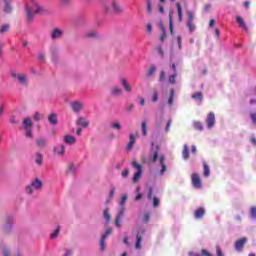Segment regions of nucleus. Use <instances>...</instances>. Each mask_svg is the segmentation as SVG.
I'll list each match as a JSON object with an SVG mask.
<instances>
[{"instance_id":"obj_61","label":"nucleus","mask_w":256,"mask_h":256,"mask_svg":"<svg viewBox=\"0 0 256 256\" xmlns=\"http://www.w3.org/2000/svg\"><path fill=\"white\" fill-rule=\"evenodd\" d=\"M216 253H217V256H224L223 251H221L219 247L216 248Z\"/></svg>"},{"instance_id":"obj_20","label":"nucleus","mask_w":256,"mask_h":256,"mask_svg":"<svg viewBox=\"0 0 256 256\" xmlns=\"http://www.w3.org/2000/svg\"><path fill=\"white\" fill-rule=\"evenodd\" d=\"M191 98L194 99V101H199L200 103H203V92H196L191 95Z\"/></svg>"},{"instance_id":"obj_39","label":"nucleus","mask_w":256,"mask_h":256,"mask_svg":"<svg viewBox=\"0 0 256 256\" xmlns=\"http://www.w3.org/2000/svg\"><path fill=\"white\" fill-rule=\"evenodd\" d=\"M169 28H170V33L173 35V14H169Z\"/></svg>"},{"instance_id":"obj_31","label":"nucleus","mask_w":256,"mask_h":256,"mask_svg":"<svg viewBox=\"0 0 256 256\" xmlns=\"http://www.w3.org/2000/svg\"><path fill=\"white\" fill-rule=\"evenodd\" d=\"M77 125H81L82 127H89V122L85 121V118H78Z\"/></svg>"},{"instance_id":"obj_44","label":"nucleus","mask_w":256,"mask_h":256,"mask_svg":"<svg viewBox=\"0 0 256 256\" xmlns=\"http://www.w3.org/2000/svg\"><path fill=\"white\" fill-rule=\"evenodd\" d=\"M111 127L113 129H116V131H121V124L119 122H114L111 124Z\"/></svg>"},{"instance_id":"obj_41","label":"nucleus","mask_w":256,"mask_h":256,"mask_svg":"<svg viewBox=\"0 0 256 256\" xmlns=\"http://www.w3.org/2000/svg\"><path fill=\"white\" fill-rule=\"evenodd\" d=\"M147 3V11L151 15L153 13V4L151 3V0H146Z\"/></svg>"},{"instance_id":"obj_13","label":"nucleus","mask_w":256,"mask_h":256,"mask_svg":"<svg viewBox=\"0 0 256 256\" xmlns=\"http://www.w3.org/2000/svg\"><path fill=\"white\" fill-rule=\"evenodd\" d=\"M159 163L161 166L160 175H164L165 172L167 171V164H165V156L162 155L159 157Z\"/></svg>"},{"instance_id":"obj_42","label":"nucleus","mask_w":256,"mask_h":256,"mask_svg":"<svg viewBox=\"0 0 256 256\" xmlns=\"http://www.w3.org/2000/svg\"><path fill=\"white\" fill-rule=\"evenodd\" d=\"M38 158L35 160V163H37V165H43V155H41V153H38Z\"/></svg>"},{"instance_id":"obj_24","label":"nucleus","mask_w":256,"mask_h":256,"mask_svg":"<svg viewBox=\"0 0 256 256\" xmlns=\"http://www.w3.org/2000/svg\"><path fill=\"white\" fill-rule=\"evenodd\" d=\"M236 21L239 23L240 27L244 29V31H248L247 24H245V21L240 16L236 17Z\"/></svg>"},{"instance_id":"obj_33","label":"nucleus","mask_w":256,"mask_h":256,"mask_svg":"<svg viewBox=\"0 0 256 256\" xmlns=\"http://www.w3.org/2000/svg\"><path fill=\"white\" fill-rule=\"evenodd\" d=\"M193 127H194V129H196V131H203V123H201L199 121H195L193 123Z\"/></svg>"},{"instance_id":"obj_9","label":"nucleus","mask_w":256,"mask_h":256,"mask_svg":"<svg viewBox=\"0 0 256 256\" xmlns=\"http://www.w3.org/2000/svg\"><path fill=\"white\" fill-rule=\"evenodd\" d=\"M63 37V30L59 28H54L51 32V39L52 41H55L57 39H61Z\"/></svg>"},{"instance_id":"obj_52","label":"nucleus","mask_w":256,"mask_h":256,"mask_svg":"<svg viewBox=\"0 0 256 256\" xmlns=\"http://www.w3.org/2000/svg\"><path fill=\"white\" fill-rule=\"evenodd\" d=\"M122 177L125 179L127 177H129V170L128 169H125L122 171Z\"/></svg>"},{"instance_id":"obj_4","label":"nucleus","mask_w":256,"mask_h":256,"mask_svg":"<svg viewBox=\"0 0 256 256\" xmlns=\"http://www.w3.org/2000/svg\"><path fill=\"white\" fill-rule=\"evenodd\" d=\"M195 19V14L191 10L187 11V28L190 31V33H193L195 31L196 26L195 22L193 20Z\"/></svg>"},{"instance_id":"obj_62","label":"nucleus","mask_w":256,"mask_h":256,"mask_svg":"<svg viewBox=\"0 0 256 256\" xmlns=\"http://www.w3.org/2000/svg\"><path fill=\"white\" fill-rule=\"evenodd\" d=\"M177 41H178V49H181V47H182L181 36L177 37Z\"/></svg>"},{"instance_id":"obj_28","label":"nucleus","mask_w":256,"mask_h":256,"mask_svg":"<svg viewBox=\"0 0 256 256\" xmlns=\"http://www.w3.org/2000/svg\"><path fill=\"white\" fill-rule=\"evenodd\" d=\"M23 125L24 127H26V129H32L33 122H31V118H25L23 121Z\"/></svg>"},{"instance_id":"obj_10","label":"nucleus","mask_w":256,"mask_h":256,"mask_svg":"<svg viewBox=\"0 0 256 256\" xmlns=\"http://www.w3.org/2000/svg\"><path fill=\"white\" fill-rule=\"evenodd\" d=\"M206 123H207L208 129H211L212 127H214V125H215V113L210 112L207 115Z\"/></svg>"},{"instance_id":"obj_11","label":"nucleus","mask_w":256,"mask_h":256,"mask_svg":"<svg viewBox=\"0 0 256 256\" xmlns=\"http://www.w3.org/2000/svg\"><path fill=\"white\" fill-rule=\"evenodd\" d=\"M70 106H71L72 110L74 111V113H79V111L83 110V102H81V101L71 102Z\"/></svg>"},{"instance_id":"obj_7","label":"nucleus","mask_w":256,"mask_h":256,"mask_svg":"<svg viewBox=\"0 0 256 256\" xmlns=\"http://www.w3.org/2000/svg\"><path fill=\"white\" fill-rule=\"evenodd\" d=\"M245 243H247V238H240V239L236 240L235 245H234L236 251H238V252L243 251V247H245Z\"/></svg>"},{"instance_id":"obj_38","label":"nucleus","mask_w":256,"mask_h":256,"mask_svg":"<svg viewBox=\"0 0 256 256\" xmlns=\"http://www.w3.org/2000/svg\"><path fill=\"white\" fill-rule=\"evenodd\" d=\"M59 231H61V226H58L57 229L50 235L51 239H57L59 236Z\"/></svg>"},{"instance_id":"obj_49","label":"nucleus","mask_w":256,"mask_h":256,"mask_svg":"<svg viewBox=\"0 0 256 256\" xmlns=\"http://www.w3.org/2000/svg\"><path fill=\"white\" fill-rule=\"evenodd\" d=\"M149 219H151V214L145 213L144 214V223H149Z\"/></svg>"},{"instance_id":"obj_8","label":"nucleus","mask_w":256,"mask_h":256,"mask_svg":"<svg viewBox=\"0 0 256 256\" xmlns=\"http://www.w3.org/2000/svg\"><path fill=\"white\" fill-rule=\"evenodd\" d=\"M143 235H145V230H141L136 234L135 249H141V243L143 241Z\"/></svg>"},{"instance_id":"obj_6","label":"nucleus","mask_w":256,"mask_h":256,"mask_svg":"<svg viewBox=\"0 0 256 256\" xmlns=\"http://www.w3.org/2000/svg\"><path fill=\"white\" fill-rule=\"evenodd\" d=\"M191 183L195 189H201V187H203V182L201 181V177L197 173H194L191 175Z\"/></svg>"},{"instance_id":"obj_32","label":"nucleus","mask_w":256,"mask_h":256,"mask_svg":"<svg viewBox=\"0 0 256 256\" xmlns=\"http://www.w3.org/2000/svg\"><path fill=\"white\" fill-rule=\"evenodd\" d=\"M168 81L171 85H175V83H177V73L170 75Z\"/></svg>"},{"instance_id":"obj_5","label":"nucleus","mask_w":256,"mask_h":256,"mask_svg":"<svg viewBox=\"0 0 256 256\" xmlns=\"http://www.w3.org/2000/svg\"><path fill=\"white\" fill-rule=\"evenodd\" d=\"M132 167L137 169V172L134 174V177H133L134 183H137V181H139V179H141V176L143 175V167L141 166V164L137 163L136 161L132 162Z\"/></svg>"},{"instance_id":"obj_3","label":"nucleus","mask_w":256,"mask_h":256,"mask_svg":"<svg viewBox=\"0 0 256 256\" xmlns=\"http://www.w3.org/2000/svg\"><path fill=\"white\" fill-rule=\"evenodd\" d=\"M41 189H43V182L39 178H36L26 187V193L32 195L33 191H41Z\"/></svg>"},{"instance_id":"obj_23","label":"nucleus","mask_w":256,"mask_h":256,"mask_svg":"<svg viewBox=\"0 0 256 256\" xmlns=\"http://www.w3.org/2000/svg\"><path fill=\"white\" fill-rule=\"evenodd\" d=\"M129 139H130V141L127 144V149H128V151H131L133 149V145H135V135L130 134Z\"/></svg>"},{"instance_id":"obj_16","label":"nucleus","mask_w":256,"mask_h":256,"mask_svg":"<svg viewBox=\"0 0 256 256\" xmlns=\"http://www.w3.org/2000/svg\"><path fill=\"white\" fill-rule=\"evenodd\" d=\"M36 147H38V149H45V147H47V139L45 138L36 139Z\"/></svg>"},{"instance_id":"obj_51","label":"nucleus","mask_w":256,"mask_h":256,"mask_svg":"<svg viewBox=\"0 0 256 256\" xmlns=\"http://www.w3.org/2000/svg\"><path fill=\"white\" fill-rule=\"evenodd\" d=\"M26 131H27V133H26V137H33V131L31 130V128H26Z\"/></svg>"},{"instance_id":"obj_60","label":"nucleus","mask_w":256,"mask_h":256,"mask_svg":"<svg viewBox=\"0 0 256 256\" xmlns=\"http://www.w3.org/2000/svg\"><path fill=\"white\" fill-rule=\"evenodd\" d=\"M61 5H69L71 3V0H60Z\"/></svg>"},{"instance_id":"obj_18","label":"nucleus","mask_w":256,"mask_h":256,"mask_svg":"<svg viewBox=\"0 0 256 256\" xmlns=\"http://www.w3.org/2000/svg\"><path fill=\"white\" fill-rule=\"evenodd\" d=\"M5 6H4V13H12L13 6H11V0H4Z\"/></svg>"},{"instance_id":"obj_63","label":"nucleus","mask_w":256,"mask_h":256,"mask_svg":"<svg viewBox=\"0 0 256 256\" xmlns=\"http://www.w3.org/2000/svg\"><path fill=\"white\" fill-rule=\"evenodd\" d=\"M160 81H163L165 79V71H162L160 73V77H159Z\"/></svg>"},{"instance_id":"obj_45","label":"nucleus","mask_w":256,"mask_h":256,"mask_svg":"<svg viewBox=\"0 0 256 256\" xmlns=\"http://www.w3.org/2000/svg\"><path fill=\"white\" fill-rule=\"evenodd\" d=\"M158 99H159V94L157 93V91H154L152 94V101L154 103H157Z\"/></svg>"},{"instance_id":"obj_46","label":"nucleus","mask_w":256,"mask_h":256,"mask_svg":"<svg viewBox=\"0 0 256 256\" xmlns=\"http://www.w3.org/2000/svg\"><path fill=\"white\" fill-rule=\"evenodd\" d=\"M252 219H256V207L252 206L250 209Z\"/></svg>"},{"instance_id":"obj_43","label":"nucleus","mask_w":256,"mask_h":256,"mask_svg":"<svg viewBox=\"0 0 256 256\" xmlns=\"http://www.w3.org/2000/svg\"><path fill=\"white\" fill-rule=\"evenodd\" d=\"M105 241H106L105 236L101 237V239H100V250L101 251H105Z\"/></svg>"},{"instance_id":"obj_15","label":"nucleus","mask_w":256,"mask_h":256,"mask_svg":"<svg viewBox=\"0 0 256 256\" xmlns=\"http://www.w3.org/2000/svg\"><path fill=\"white\" fill-rule=\"evenodd\" d=\"M56 155H65V146L63 144H58L53 149Z\"/></svg>"},{"instance_id":"obj_58","label":"nucleus","mask_w":256,"mask_h":256,"mask_svg":"<svg viewBox=\"0 0 256 256\" xmlns=\"http://www.w3.org/2000/svg\"><path fill=\"white\" fill-rule=\"evenodd\" d=\"M250 117H251V119H252V123H253L254 125H256V113H252V114L250 115Z\"/></svg>"},{"instance_id":"obj_55","label":"nucleus","mask_w":256,"mask_h":256,"mask_svg":"<svg viewBox=\"0 0 256 256\" xmlns=\"http://www.w3.org/2000/svg\"><path fill=\"white\" fill-rule=\"evenodd\" d=\"M86 37H97V32L91 31L88 34H86Z\"/></svg>"},{"instance_id":"obj_14","label":"nucleus","mask_w":256,"mask_h":256,"mask_svg":"<svg viewBox=\"0 0 256 256\" xmlns=\"http://www.w3.org/2000/svg\"><path fill=\"white\" fill-rule=\"evenodd\" d=\"M204 216H205V208L200 207L194 211L195 219H203Z\"/></svg>"},{"instance_id":"obj_36","label":"nucleus","mask_w":256,"mask_h":256,"mask_svg":"<svg viewBox=\"0 0 256 256\" xmlns=\"http://www.w3.org/2000/svg\"><path fill=\"white\" fill-rule=\"evenodd\" d=\"M141 127H142V135L144 137H147V122L143 121L141 123Z\"/></svg>"},{"instance_id":"obj_53","label":"nucleus","mask_w":256,"mask_h":256,"mask_svg":"<svg viewBox=\"0 0 256 256\" xmlns=\"http://www.w3.org/2000/svg\"><path fill=\"white\" fill-rule=\"evenodd\" d=\"M148 199H153V188H148Z\"/></svg>"},{"instance_id":"obj_57","label":"nucleus","mask_w":256,"mask_h":256,"mask_svg":"<svg viewBox=\"0 0 256 256\" xmlns=\"http://www.w3.org/2000/svg\"><path fill=\"white\" fill-rule=\"evenodd\" d=\"M170 127H171V120H168V122H167V124H166V127H165L166 133H169Z\"/></svg>"},{"instance_id":"obj_19","label":"nucleus","mask_w":256,"mask_h":256,"mask_svg":"<svg viewBox=\"0 0 256 256\" xmlns=\"http://www.w3.org/2000/svg\"><path fill=\"white\" fill-rule=\"evenodd\" d=\"M48 121L51 125H57L59 123V120L57 119V114L51 113L48 116Z\"/></svg>"},{"instance_id":"obj_47","label":"nucleus","mask_w":256,"mask_h":256,"mask_svg":"<svg viewBox=\"0 0 256 256\" xmlns=\"http://www.w3.org/2000/svg\"><path fill=\"white\" fill-rule=\"evenodd\" d=\"M112 229L111 228H108L106 229L105 233L102 235V237H105V239H107V237H109V235H111L112 233Z\"/></svg>"},{"instance_id":"obj_59","label":"nucleus","mask_w":256,"mask_h":256,"mask_svg":"<svg viewBox=\"0 0 256 256\" xmlns=\"http://www.w3.org/2000/svg\"><path fill=\"white\" fill-rule=\"evenodd\" d=\"M109 195H110L111 198L115 197V187H112L110 189Z\"/></svg>"},{"instance_id":"obj_56","label":"nucleus","mask_w":256,"mask_h":256,"mask_svg":"<svg viewBox=\"0 0 256 256\" xmlns=\"http://www.w3.org/2000/svg\"><path fill=\"white\" fill-rule=\"evenodd\" d=\"M133 109H135V104H129L127 107H126V110L131 112L133 111Z\"/></svg>"},{"instance_id":"obj_22","label":"nucleus","mask_w":256,"mask_h":256,"mask_svg":"<svg viewBox=\"0 0 256 256\" xmlns=\"http://www.w3.org/2000/svg\"><path fill=\"white\" fill-rule=\"evenodd\" d=\"M177 11H178V20L181 23L183 21V8L181 7V3H176Z\"/></svg>"},{"instance_id":"obj_64","label":"nucleus","mask_w":256,"mask_h":256,"mask_svg":"<svg viewBox=\"0 0 256 256\" xmlns=\"http://www.w3.org/2000/svg\"><path fill=\"white\" fill-rule=\"evenodd\" d=\"M209 27H211V28L215 27V19L210 20Z\"/></svg>"},{"instance_id":"obj_27","label":"nucleus","mask_w":256,"mask_h":256,"mask_svg":"<svg viewBox=\"0 0 256 256\" xmlns=\"http://www.w3.org/2000/svg\"><path fill=\"white\" fill-rule=\"evenodd\" d=\"M17 79H18L19 83H21L22 85H27V75L20 74L17 76Z\"/></svg>"},{"instance_id":"obj_25","label":"nucleus","mask_w":256,"mask_h":256,"mask_svg":"<svg viewBox=\"0 0 256 256\" xmlns=\"http://www.w3.org/2000/svg\"><path fill=\"white\" fill-rule=\"evenodd\" d=\"M122 87H124L125 91H127L128 93H131L132 91L131 85H129V83L127 82V79L125 78L122 79Z\"/></svg>"},{"instance_id":"obj_50","label":"nucleus","mask_w":256,"mask_h":256,"mask_svg":"<svg viewBox=\"0 0 256 256\" xmlns=\"http://www.w3.org/2000/svg\"><path fill=\"white\" fill-rule=\"evenodd\" d=\"M159 203H160L159 198L154 197V198H153V207H158V206H159Z\"/></svg>"},{"instance_id":"obj_48","label":"nucleus","mask_w":256,"mask_h":256,"mask_svg":"<svg viewBox=\"0 0 256 256\" xmlns=\"http://www.w3.org/2000/svg\"><path fill=\"white\" fill-rule=\"evenodd\" d=\"M127 202V195L124 194L120 200V205H125V203Z\"/></svg>"},{"instance_id":"obj_1","label":"nucleus","mask_w":256,"mask_h":256,"mask_svg":"<svg viewBox=\"0 0 256 256\" xmlns=\"http://www.w3.org/2000/svg\"><path fill=\"white\" fill-rule=\"evenodd\" d=\"M47 13V10L45 7H43L38 2H33V6L29 7L26 6V15H27V21L31 22L33 19H35L36 15H45Z\"/></svg>"},{"instance_id":"obj_54","label":"nucleus","mask_w":256,"mask_h":256,"mask_svg":"<svg viewBox=\"0 0 256 256\" xmlns=\"http://www.w3.org/2000/svg\"><path fill=\"white\" fill-rule=\"evenodd\" d=\"M203 256H213L211 253H209V251H207L206 249H202L201 251Z\"/></svg>"},{"instance_id":"obj_34","label":"nucleus","mask_w":256,"mask_h":256,"mask_svg":"<svg viewBox=\"0 0 256 256\" xmlns=\"http://www.w3.org/2000/svg\"><path fill=\"white\" fill-rule=\"evenodd\" d=\"M103 217L106 220L107 223L111 221V214H109V209L106 208L103 213Z\"/></svg>"},{"instance_id":"obj_30","label":"nucleus","mask_w":256,"mask_h":256,"mask_svg":"<svg viewBox=\"0 0 256 256\" xmlns=\"http://www.w3.org/2000/svg\"><path fill=\"white\" fill-rule=\"evenodd\" d=\"M203 167H204V177H209V175L211 174V169L209 168V165H207V162L203 163Z\"/></svg>"},{"instance_id":"obj_17","label":"nucleus","mask_w":256,"mask_h":256,"mask_svg":"<svg viewBox=\"0 0 256 256\" xmlns=\"http://www.w3.org/2000/svg\"><path fill=\"white\" fill-rule=\"evenodd\" d=\"M76 142L77 140L75 139V137L71 135L64 136V143H66V145H75Z\"/></svg>"},{"instance_id":"obj_26","label":"nucleus","mask_w":256,"mask_h":256,"mask_svg":"<svg viewBox=\"0 0 256 256\" xmlns=\"http://www.w3.org/2000/svg\"><path fill=\"white\" fill-rule=\"evenodd\" d=\"M182 157L185 160L189 159V147H187V144L183 146Z\"/></svg>"},{"instance_id":"obj_29","label":"nucleus","mask_w":256,"mask_h":256,"mask_svg":"<svg viewBox=\"0 0 256 256\" xmlns=\"http://www.w3.org/2000/svg\"><path fill=\"white\" fill-rule=\"evenodd\" d=\"M173 101H175V90L174 89H171L170 90V96H169V99H168V105H173Z\"/></svg>"},{"instance_id":"obj_21","label":"nucleus","mask_w":256,"mask_h":256,"mask_svg":"<svg viewBox=\"0 0 256 256\" xmlns=\"http://www.w3.org/2000/svg\"><path fill=\"white\" fill-rule=\"evenodd\" d=\"M159 159V147H156V151L150 156V163H155Z\"/></svg>"},{"instance_id":"obj_2","label":"nucleus","mask_w":256,"mask_h":256,"mask_svg":"<svg viewBox=\"0 0 256 256\" xmlns=\"http://www.w3.org/2000/svg\"><path fill=\"white\" fill-rule=\"evenodd\" d=\"M111 7L113 8L114 13H117V15L123 13V8H121L119 3L115 0H110L104 2L102 5V9L106 15H109V13H111Z\"/></svg>"},{"instance_id":"obj_37","label":"nucleus","mask_w":256,"mask_h":256,"mask_svg":"<svg viewBox=\"0 0 256 256\" xmlns=\"http://www.w3.org/2000/svg\"><path fill=\"white\" fill-rule=\"evenodd\" d=\"M155 71H157V68L152 64L150 66V70L147 73V77H152V75H155Z\"/></svg>"},{"instance_id":"obj_35","label":"nucleus","mask_w":256,"mask_h":256,"mask_svg":"<svg viewBox=\"0 0 256 256\" xmlns=\"http://www.w3.org/2000/svg\"><path fill=\"white\" fill-rule=\"evenodd\" d=\"M111 95H114V96L121 95V88H119L118 86L112 88Z\"/></svg>"},{"instance_id":"obj_12","label":"nucleus","mask_w":256,"mask_h":256,"mask_svg":"<svg viewBox=\"0 0 256 256\" xmlns=\"http://www.w3.org/2000/svg\"><path fill=\"white\" fill-rule=\"evenodd\" d=\"M123 215H125V207H121L118 215L116 216L115 225L118 228L121 227V219H123Z\"/></svg>"},{"instance_id":"obj_40","label":"nucleus","mask_w":256,"mask_h":256,"mask_svg":"<svg viewBox=\"0 0 256 256\" xmlns=\"http://www.w3.org/2000/svg\"><path fill=\"white\" fill-rule=\"evenodd\" d=\"M10 25L9 24H5L0 28V34L3 35V33H7V31H9L10 29Z\"/></svg>"}]
</instances>
